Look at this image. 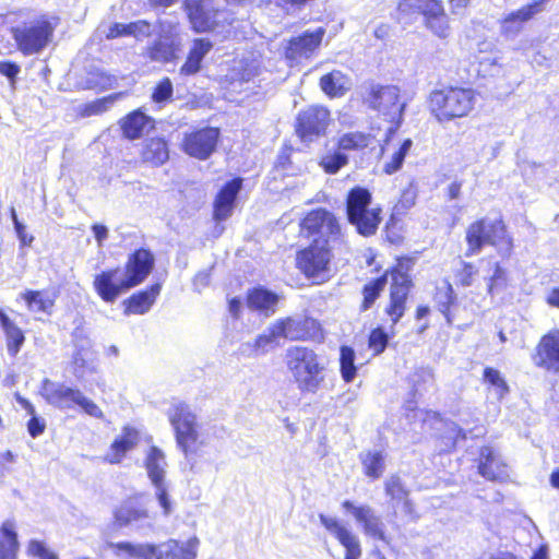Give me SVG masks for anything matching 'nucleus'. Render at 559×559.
Here are the masks:
<instances>
[{
  "mask_svg": "<svg viewBox=\"0 0 559 559\" xmlns=\"http://www.w3.org/2000/svg\"><path fill=\"white\" fill-rule=\"evenodd\" d=\"M341 235V224L329 210L317 207L306 212L298 223V237L308 241L296 251L295 266L299 273L314 284L329 281L334 259L330 243Z\"/></svg>",
  "mask_w": 559,
  "mask_h": 559,
  "instance_id": "1",
  "label": "nucleus"
},
{
  "mask_svg": "<svg viewBox=\"0 0 559 559\" xmlns=\"http://www.w3.org/2000/svg\"><path fill=\"white\" fill-rule=\"evenodd\" d=\"M415 265V258L412 255H399L394 263L383 274L368 282L362 288V301L360 310L366 311L379 298L388 277H390L389 299L384 307V313L395 326L404 317L407 310V302L415 283L412 271Z\"/></svg>",
  "mask_w": 559,
  "mask_h": 559,
  "instance_id": "2",
  "label": "nucleus"
},
{
  "mask_svg": "<svg viewBox=\"0 0 559 559\" xmlns=\"http://www.w3.org/2000/svg\"><path fill=\"white\" fill-rule=\"evenodd\" d=\"M466 245L464 255H478L486 247H492L501 258H510L515 249V242L508 222L502 214L495 217L480 216L472 221L464 233Z\"/></svg>",
  "mask_w": 559,
  "mask_h": 559,
  "instance_id": "3",
  "label": "nucleus"
},
{
  "mask_svg": "<svg viewBox=\"0 0 559 559\" xmlns=\"http://www.w3.org/2000/svg\"><path fill=\"white\" fill-rule=\"evenodd\" d=\"M477 92L472 87L445 85L429 93L428 110L439 123L468 117L475 109Z\"/></svg>",
  "mask_w": 559,
  "mask_h": 559,
  "instance_id": "4",
  "label": "nucleus"
},
{
  "mask_svg": "<svg viewBox=\"0 0 559 559\" xmlns=\"http://www.w3.org/2000/svg\"><path fill=\"white\" fill-rule=\"evenodd\" d=\"M285 365L301 393H316L324 382V365L314 349L295 345L286 349Z\"/></svg>",
  "mask_w": 559,
  "mask_h": 559,
  "instance_id": "5",
  "label": "nucleus"
},
{
  "mask_svg": "<svg viewBox=\"0 0 559 559\" xmlns=\"http://www.w3.org/2000/svg\"><path fill=\"white\" fill-rule=\"evenodd\" d=\"M396 16L404 23H414L421 19L423 25L435 36L445 39L451 26L442 0H399Z\"/></svg>",
  "mask_w": 559,
  "mask_h": 559,
  "instance_id": "6",
  "label": "nucleus"
},
{
  "mask_svg": "<svg viewBox=\"0 0 559 559\" xmlns=\"http://www.w3.org/2000/svg\"><path fill=\"white\" fill-rule=\"evenodd\" d=\"M167 416L177 447L187 460H195L204 447L197 415L187 403L178 402L169 408Z\"/></svg>",
  "mask_w": 559,
  "mask_h": 559,
  "instance_id": "7",
  "label": "nucleus"
},
{
  "mask_svg": "<svg viewBox=\"0 0 559 559\" xmlns=\"http://www.w3.org/2000/svg\"><path fill=\"white\" fill-rule=\"evenodd\" d=\"M359 97L368 108L383 116H391L393 127L389 129L388 136L402 124L406 104L402 100L401 88L397 85L370 82L362 86Z\"/></svg>",
  "mask_w": 559,
  "mask_h": 559,
  "instance_id": "8",
  "label": "nucleus"
},
{
  "mask_svg": "<svg viewBox=\"0 0 559 559\" xmlns=\"http://www.w3.org/2000/svg\"><path fill=\"white\" fill-rule=\"evenodd\" d=\"M58 19L39 14L11 27L10 33L17 50L24 56L43 51L52 40Z\"/></svg>",
  "mask_w": 559,
  "mask_h": 559,
  "instance_id": "9",
  "label": "nucleus"
},
{
  "mask_svg": "<svg viewBox=\"0 0 559 559\" xmlns=\"http://www.w3.org/2000/svg\"><path fill=\"white\" fill-rule=\"evenodd\" d=\"M372 192L365 187H352V226L365 238L377 234L382 222L383 210L380 204L372 206Z\"/></svg>",
  "mask_w": 559,
  "mask_h": 559,
  "instance_id": "10",
  "label": "nucleus"
},
{
  "mask_svg": "<svg viewBox=\"0 0 559 559\" xmlns=\"http://www.w3.org/2000/svg\"><path fill=\"white\" fill-rule=\"evenodd\" d=\"M43 397L45 401L58 408L69 409L73 406H80L82 411L94 417L102 419L103 411L96 403L87 399L79 389L67 386L62 383H53L46 379L41 384Z\"/></svg>",
  "mask_w": 559,
  "mask_h": 559,
  "instance_id": "11",
  "label": "nucleus"
},
{
  "mask_svg": "<svg viewBox=\"0 0 559 559\" xmlns=\"http://www.w3.org/2000/svg\"><path fill=\"white\" fill-rule=\"evenodd\" d=\"M183 11L195 33H210L226 20L222 0H183Z\"/></svg>",
  "mask_w": 559,
  "mask_h": 559,
  "instance_id": "12",
  "label": "nucleus"
},
{
  "mask_svg": "<svg viewBox=\"0 0 559 559\" xmlns=\"http://www.w3.org/2000/svg\"><path fill=\"white\" fill-rule=\"evenodd\" d=\"M277 332L283 338L292 342H311L320 344L324 341V330L313 317L308 314L288 316L277 320Z\"/></svg>",
  "mask_w": 559,
  "mask_h": 559,
  "instance_id": "13",
  "label": "nucleus"
},
{
  "mask_svg": "<svg viewBox=\"0 0 559 559\" xmlns=\"http://www.w3.org/2000/svg\"><path fill=\"white\" fill-rule=\"evenodd\" d=\"M219 138L221 130L217 127L193 128L183 133L180 150L189 157L205 160L216 151Z\"/></svg>",
  "mask_w": 559,
  "mask_h": 559,
  "instance_id": "14",
  "label": "nucleus"
},
{
  "mask_svg": "<svg viewBox=\"0 0 559 559\" xmlns=\"http://www.w3.org/2000/svg\"><path fill=\"white\" fill-rule=\"evenodd\" d=\"M331 121L329 109L322 105H310L298 111L294 130L301 142H312L325 134Z\"/></svg>",
  "mask_w": 559,
  "mask_h": 559,
  "instance_id": "15",
  "label": "nucleus"
},
{
  "mask_svg": "<svg viewBox=\"0 0 559 559\" xmlns=\"http://www.w3.org/2000/svg\"><path fill=\"white\" fill-rule=\"evenodd\" d=\"M93 288L107 304H114L122 294L133 288L120 266L102 270L94 275Z\"/></svg>",
  "mask_w": 559,
  "mask_h": 559,
  "instance_id": "16",
  "label": "nucleus"
},
{
  "mask_svg": "<svg viewBox=\"0 0 559 559\" xmlns=\"http://www.w3.org/2000/svg\"><path fill=\"white\" fill-rule=\"evenodd\" d=\"M155 267V255L147 247H139L131 251L123 265V274L132 287L145 282Z\"/></svg>",
  "mask_w": 559,
  "mask_h": 559,
  "instance_id": "17",
  "label": "nucleus"
},
{
  "mask_svg": "<svg viewBox=\"0 0 559 559\" xmlns=\"http://www.w3.org/2000/svg\"><path fill=\"white\" fill-rule=\"evenodd\" d=\"M121 136L128 141H136L156 129V120L139 107L118 120Z\"/></svg>",
  "mask_w": 559,
  "mask_h": 559,
  "instance_id": "18",
  "label": "nucleus"
},
{
  "mask_svg": "<svg viewBox=\"0 0 559 559\" xmlns=\"http://www.w3.org/2000/svg\"><path fill=\"white\" fill-rule=\"evenodd\" d=\"M324 35L325 29L318 27L289 38L284 50L285 58L292 61L311 58L321 46Z\"/></svg>",
  "mask_w": 559,
  "mask_h": 559,
  "instance_id": "19",
  "label": "nucleus"
},
{
  "mask_svg": "<svg viewBox=\"0 0 559 559\" xmlns=\"http://www.w3.org/2000/svg\"><path fill=\"white\" fill-rule=\"evenodd\" d=\"M242 183V178L234 177L219 188L212 204V217L215 222L221 223L231 216Z\"/></svg>",
  "mask_w": 559,
  "mask_h": 559,
  "instance_id": "20",
  "label": "nucleus"
},
{
  "mask_svg": "<svg viewBox=\"0 0 559 559\" xmlns=\"http://www.w3.org/2000/svg\"><path fill=\"white\" fill-rule=\"evenodd\" d=\"M532 360L538 368L559 373V330L550 331L539 338Z\"/></svg>",
  "mask_w": 559,
  "mask_h": 559,
  "instance_id": "21",
  "label": "nucleus"
},
{
  "mask_svg": "<svg viewBox=\"0 0 559 559\" xmlns=\"http://www.w3.org/2000/svg\"><path fill=\"white\" fill-rule=\"evenodd\" d=\"M438 426L432 438L441 452L450 453L456 449L460 441L466 439V432L455 421L442 418L439 414L433 416Z\"/></svg>",
  "mask_w": 559,
  "mask_h": 559,
  "instance_id": "22",
  "label": "nucleus"
},
{
  "mask_svg": "<svg viewBox=\"0 0 559 559\" xmlns=\"http://www.w3.org/2000/svg\"><path fill=\"white\" fill-rule=\"evenodd\" d=\"M146 518H148V511L143 501V496H131L115 509L112 513V526L122 528Z\"/></svg>",
  "mask_w": 559,
  "mask_h": 559,
  "instance_id": "23",
  "label": "nucleus"
},
{
  "mask_svg": "<svg viewBox=\"0 0 559 559\" xmlns=\"http://www.w3.org/2000/svg\"><path fill=\"white\" fill-rule=\"evenodd\" d=\"M140 441L139 430L132 426H123L121 433L110 443L108 452L103 457L105 463L120 464L128 452L133 450Z\"/></svg>",
  "mask_w": 559,
  "mask_h": 559,
  "instance_id": "24",
  "label": "nucleus"
},
{
  "mask_svg": "<svg viewBox=\"0 0 559 559\" xmlns=\"http://www.w3.org/2000/svg\"><path fill=\"white\" fill-rule=\"evenodd\" d=\"M170 158L169 142L162 135L145 139L141 144L140 159L151 167H160Z\"/></svg>",
  "mask_w": 559,
  "mask_h": 559,
  "instance_id": "25",
  "label": "nucleus"
},
{
  "mask_svg": "<svg viewBox=\"0 0 559 559\" xmlns=\"http://www.w3.org/2000/svg\"><path fill=\"white\" fill-rule=\"evenodd\" d=\"M162 290L160 283H154L138 290L123 300V313L144 314L150 311Z\"/></svg>",
  "mask_w": 559,
  "mask_h": 559,
  "instance_id": "26",
  "label": "nucleus"
},
{
  "mask_svg": "<svg viewBox=\"0 0 559 559\" xmlns=\"http://www.w3.org/2000/svg\"><path fill=\"white\" fill-rule=\"evenodd\" d=\"M384 492L392 503H402L406 515L412 520L419 518L415 503L409 498V490L397 474L391 475L383 484Z\"/></svg>",
  "mask_w": 559,
  "mask_h": 559,
  "instance_id": "27",
  "label": "nucleus"
},
{
  "mask_svg": "<svg viewBox=\"0 0 559 559\" xmlns=\"http://www.w3.org/2000/svg\"><path fill=\"white\" fill-rule=\"evenodd\" d=\"M20 297L31 312L50 314L58 298V292L55 288L25 289Z\"/></svg>",
  "mask_w": 559,
  "mask_h": 559,
  "instance_id": "28",
  "label": "nucleus"
},
{
  "mask_svg": "<svg viewBox=\"0 0 559 559\" xmlns=\"http://www.w3.org/2000/svg\"><path fill=\"white\" fill-rule=\"evenodd\" d=\"M352 513L364 533L376 540H385L384 524L369 506L353 507Z\"/></svg>",
  "mask_w": 559,
  "mask_h": 559,
  "instance_id": "29",
  "label": "nucleus"
},
{
  "mask_svg": "<svg viewBox=\"0 0 559 559\" xmlns=\"http://www.w3.org/2000/svg\"><path fill=\"white\" fill-rule=\"evenodd\" d=\"M278 300L280 296L276 293L260 285L248 289L246 294L247 307L265 316L275 312Z\"/></svg>",
  "mask_w": 559,
  "mask_h": 559,
  "instance_id": "30",
  "label": "nucleus"
},
{
  "mask_svg": "<svg viewBox=\"0 0 559 559\" xmlns=\"http://www.w3.org/2000/svg\"><path fill=\"white\" fill-rule=\"evenodd\" d=\"M507 465L496 459V454L490 447H481L479 450L477 469L487 480H502L508 475Z\"/></svg>",
  "mask_w": 559,
  "mask_h": 559,
  "instance_id": "31",
  "label": "nucleus"
},
{
  "mask_svg": "<svg viewBox=\"0 0 559 559\" xmlns=\"http://www.w3.org/2000/svg\"><path fill=\"white\" fill-rule=\"evenodd\" d=\"M213 44L206 38H195L187 55V58L180 67V74L190 76L201 70L204 57L211 51Z\"/></svg>",
  "mask_w": 559,
  "mask_h": 559,
  "instance_id": "32",
  "label": "nucleus"
},
{
  "mask_svg": "<svg viewBox=\"0 0 559 559\" xmlns=\"http://www.w3.org/2000/svg\"><path fill=\"white\" fill-rule=\"evenodd\" d=\"M197 539H190L186 543L177 539H168L163 544V551L156 546V555L152 559H195Z\"/></svg>",
  "mask_w": 559,
  "mask_h": 559,
  "instance_id": "33",
  "label": "nucleus"
},
{
  "mask_svg": "<svg viewBox=\"0 0 559 559\" xmlns=\"http://www.w3.org/2000/svg\"><path fill=\"white\" fill-rule=\"evenodd\" d=\"M0 326L5 335L8 354L15 357L25 342L24 332L2 308H0Z\"/></svg>",
  "mask_w": 559,
  "mask_h": 559,
  "instance_id": "34",
  "label": "nucleus"
},
{
  "mask_svg": "<svg viewBox=\"0 0 559 559\" xmlns=\"http://www.w3.org/2000/svg\"><path fill=\"white\" fill-rule=\"evenodd\" d=\"M20 542L16 525L12 520L0 524V559H17Z\"/></svg>",
  "mask_w": 559,
  "mask_h": 559,
  "instance_id": "35",
  "label": "nucleus"
},
{
  "mask_svg": "<svg viewBox=\"0 0 559 559\" xmlns=\"http://www.w3.org/2000/svg\"><path fill=\"white\" fill-rule=\"evenodd\" d=\"M349 150V135L344 134L337 142L336 150L321 156L319 165L326 174H335L347 164L345 151Z\"/></svg>",
  "mask_w": 559,
  "mask_h": 559,
  "instance_id": "36",
  "label": "nucleus"
},
{
  "mask_svg": "<svg viewBox=\"0 0 559 559\" xmlns=\"http://www.w3.org/2000/svg\"><path fill=\"white\" fill-rule=\"evenodd\" d=\"M151 35V23L146 20H138L128 24L114 23L109 26L106 38L115 39L126 36H150Z\"/></svg>",
  "mask_w": 559,
  "mask_h": 559,
  "instance_id": "37",
  "label": "nucleus"
},
{
  "mask_svg": "<svg viewBox=\"0 0 559 559\" xmlns=\"http://www.w3.org/2000/svg\"><path fill=\"white\" fill-rule=\"evenodd\" d=\"M436 308L443 314L445 321L452 323V308L457 304V297L450 282L445 281L442 287H437L433 294Z\"/></svg>",
  "mask_w": 559,
  "mask_h": 559,
  "instance_id": "38",
  "label": "nucleus"
},
{
  "mask_svg": "<svg viewBox=\"0 0 559 559\" xmlns=\"http://www.w3.org/2000/svg\"><path fill=\"white\" fill-rule=\"evenodd\" d=\"M347 76L340 70H332L320 78L319 85L330 98L345 95Z\"/></svg>",
  "mask_w": 559,
  "mask_h": 559,
  "instance_id": "39",
  "label": "nucleus"
},
{
  "mask_svg": "<svg viewBox=\"0 0 559 559\" xmlns=\"http://www.w3.org/2000/svg\"><path fill=\"white\" fill-rule=\"evenodd\" d=\"M108 547L120 556L122 554L139 559H152L156 555V545L154 544H139L134 545L129 542L109 543Z\"/></svg>",
  "mask_w": 559,
  "mask_h": 559,
  "instance_id": "40",
  "label": "nucleus"
},
{
  "mask_svg": "<svg viewBox=\"0 0 559 559\" xmlns=\"http://www.w3.org/2000/svg\"><path fill=\"white\" fill-rule=\"evenodd\" d=\"M364 474L371 478H380L385 469V454L382 451L368 450L360 455Z\"/></svg>",
  "mask_w": 559,
  "mask_h": 559,
  "instance_id": "41",
  "label": "nucleus"
},
{
  "mask_svg": "<svg viewBox=\"0 0 559 559\" xmlns=\"http://www.w3.org/2000/svg\"><path fill=\"white\" fill-rule=\"evenodd\" d=\"M164 461L165 455L159 448L153 445L148 449L145 467L147 469L148 477L155 487H160L164 483Z\"/></svg>",
  "mask_w": 559,
  "mask_h": 559,
  "instance_id": "42",
  "label": "nucleus"
},
{
  "mask_svg": "<svg viewBox=\"0 0 559 559\" xmlns=\"http://www.w3.org/2000/svg\"><path fill=\"white\" fill-rule=\"evenodd\" d=\"M405 219L389 215L383 226V237L393 246H401L405 240Z\"/></svg>",
  "mask_w": 559,
  "mask_h": 559,
  "instance_id": "43",
  "label": "nucleus"
},
{
  "mask_svg": "<svg viewBox=\"0 0 559 559\" xmlns=\"http://www.w3.org/2000/svg\"><path fill=\"white\" fill-rule=\"evenodd\" d=\"M416 201V189L413 187L404 188L396 201L393 203L389 215L405 219L409 211L415 206Z\"/></svg>",
  "mask_w": 559,
  "mask_h": 559,
  "instance_id": "44",
  "label": "nucleus"
},
{
  "mask_svg": "<svg viewBox=\"0 0 559 559\" xmlns=\"http://www.w3.org/2000/svg\"><path fill=\"white\" fill-rule=\"evenodd\" d=\"M394 326H391L393 330ZM394 335V332H388L382 326L378 325L370 330L367 338V347L371 352L372 356H379L382 354L390 342V338Z\"/></svg>",
  "mask_w": 559,
  "mask_h": 559,
  "instance_id": "45",
  "label": "nucleus"
},
{
  "mask_svg": "<svg viewBox=\"0 0 559 559\" xmlns=\"http://www.w3.org/2000/svg\"><path fill=\"white\" fill-rule=\"evenodd\" d=\"M479 275L477 265L472 261L460 260V266L454 271L455 283L460 287L472 286Z\"/></svg>",
  "mask_w": 559,
  "mask_h": 559,
  "instance_id": "46",
  "label": "nucleus"
},
{
  "mask_svg": "<svg viewBox=\"0 0 559 559\" xmlns=\"http://www.w3.org/2000/svg\"><path fill=\"white\" fill-rule=\"evenodd\" d=\"M174 99V85L168 76L162 78L152 90L151 100L157 105H165Z\"/></svg>",
  "mask_w": 559,
  "mask_h": 559,
  "instance_id": "47",
  "label": "nucleus"
},
{
  "mask_svg": "<svg viewBox=\"0 0 559 559\" xmlns=\"http://www.w3.org/2000/svg\"><path fill=\"white\" fill-rule=\"evenodd\" d=\"M413 145L412 139H405L400 147L393 153L390 160L383 166L382 171L386 175H393L399 171L404 163V159Z\"/></svg>",
  "mask_w": 559,
  "mask_h": 559,
  "instance_id": "48",
  "label": "nucleus"
},
{
  "mask_svg": "<svg viewBox=\"0 0 559 559\" xmlns=\"http://www.w3.org/2000/svg\"><path fill=\"white\" fill-rule=\"evenodd\" d=\"M117 84V78L100 69H94L87 74V85L91 88L105 91Z\"/></svg>",
  "mask_w": 559,
  "mask_h": 559,
  "instance_id": "49",
  "label": "nucleus"
},
{
  "mask_svg": "<svg viewBox=\"0 0 559 559\" xmlns=\"http://www.w3.org/2000/svg\"><path fill=\"white\" fill-rule=\"evenodd\" d=\"M320 520L325 528L331 532L345 546L344 559H349V533L340 525V523L329 516L320 515Z\"/></svg>",
  "mask_w": 559,
  "mask_h": 559,
  "instance_id": "50",
  "label": "nucleus"
},
{
  "mask_svg": "<svg viewBox=\"0 0 559 559\" xmlns=\"http://www.w3.org/2000/svg\"><path fill=\"white\" fill-rule=\"evenodd\" d=\"M277 332V320L269 328L267 333H263L258 335L252 344V348L254 352L264 353L266 348L277 342L278 338H283L282 335H278Z\"/></svg>",
  "mask_w": 559,
  "mask_h": 559,
  "instance_id": "51",
  "label": "nucleus"
},
{
  "mask_svg": "<svg viewBox=\"0 0 559 559\" xmlns=\"http://www.w3.org/2000/svg\"><path fill=\"white\" fill-rule=\"evenodd\" d=\"M146 57L151 61L168 62L171 60L173 51L169 45L160 40H156L146 48Z\"/></svg>",
  "mask_w": 559,
  "mask_h": 559,
  "instance_id": "52",
  "label": "nucleus"
},
{
  "mask_svg": "<svg viewBox=\"0 0 559 559\" xmlns=\"http://www.w3.org/2000/svg\"><path fill=\"white\" fill-rule=\"evenodd\" d=\"M508 281L507 271L502 267L499 262H495L492 267V274L487 278V293L489 295H493V293L506 286Z\"/></svg>",
  "mask_w": 559,
  "mask_h": 559,
  "instance_id": "53",
  "label": "nucleus"
},
{
  "mask_svg": "<svg viewBox=\"0 0 559 559\" xmlns=\"http://www.w3.org/2000/svg\"><path fill=\"white\" fill-rule=\"evenodd\" d=\"M483 379L489 385L495 386L498 390L500 396H503L509 392V386L506 380L501 377L497 369L492 367H486L483 371Z\"/></svg>",
  "mask_w": 559,
  "mask_h": 559,
  "instance_id": "54",
  "label": "nucleus"
},
{
  "mask_svg": "<svg viewBox=\"0 0 559 559\" xmlns=\"http://www.w3.org/2000/svg\"><path fill=\"white\" fill-rule=\"evenodd\" d=\"M115 97H103L97 98L93 102L84 104L79 109V116L82 118L98 116L107 111L108 109V100L114 99Z\"/></svg>",
  "mask_w": 559,
  "mask_h": 559,
  "instance_id": "55",
  "label": "nucleus"
},
{
  "mask_svg": "<svg viewBox=\"0 0 559 559\" xmlns=\"http://www.w3.org/2000/svg\"><path fill=\"white\" fill-rule=\"evenodd\" d=\"M294 152L295 148L289 142L283 143L276 156L274 168L287 174V170H289L293 166L292 156Z\"/></svg>",
  "mask_w": 559,
  "mask_h": 559,
  "instance_id": "56",
  "label": "nucleus"
},
{
  "mask_svg": "<svg viewBox=\"0 0 559 559\" xmlns=\"http://www.w3.org/2000/svg\"><path fill=\"white\" fill-rule=\"evenodd\" d=\"M26 552L29 557L38 559H59L57 554L46 547V545L38 539H31L27 543Z\"/></svg>",
  "mask_w": 559,
  "mask_h": 559,
  "instance_id": "57",
  "label": "nucleus"
},
{
  "mask_svg": "<svg viewBox=\"0 0 559 559\" xmlns=\"http://www.w3.org/2000/svg\"><path fill=\"white\" fill-rule=\"evenodd\" d=\"M10 217L13 222L16 236L20 240L21 247H29L34 241V237L26 231V226L20 222L17 213L13 206L9 209Z\"/></svg>",
  "mask_w": 559,
  "mask_h": 559,
  "instance_id": "58",
  "label": "nucleus"
},
{
  "mask_svg": "<svg viewBox=\"0 0 559 559\" xmlns=\"http://www.w3.org/2000/svg\"><path fill=\"white\" fill-rule=\"evenodd\" d=\"M377 144L376 135L369 132H355L352 133V150H373Z\"/></svg>",
  "mask_w": 559,
  "mask_h": 559,
  "instance_id": "59",
  "label": "nucleus"
},
{
  "mask_svg": "<svg viewBox=\"0 0 559 559\" xmlns=\"http://www.w3.org/2000/svg\"><path fill=\"white\" fill-rule=\"evenodd\" d=\"M87 354V349L84 347H80L74 352L71 361L74 373L83 372L86 369L94 371V368L90 366L91 359Z\"/></svg>",
  "mask_w": 559,
  "mask_h": 559,
  "instance_id": "60",
  "label": "nucleus"
},
{
  "mask_svg": "<svg viewBox=\"0 0 559 559\" xmlns=\"http://www.w3.org/2000/svg\"><path fill=\"white\" fill-rule=\"evenodd\" d=\"M27 432L32 438H37L41 436L47 427L46 420L43 417H39L37 415H33L27 423Z\"/></svg>",
  "mask_w": 559,
  "mask_h": 559,
  "instance_id": "61",
  "label": "nucleus"
},
{
  "mask_svg": "<svg viewBox=\"0 0 559 559\" xmlns=\"http://www.w3.org/2000/svg\"><path fill=\"white\" fill-rule=\"evenodd\" d=\"M21 68L14 61H0V74L8 78L12 84L15 83Z\"/></svg>",
  "mask_w": 559,
  "mask_h": 559,
  "instance_id": "62",
  "label": "nucleus"
},
{
  "mask_svg": "<svg viewBox=\"0 0 559 559\" xmlns=\"http://www.w3.org/2000/svg\"><path fill=\"white\" fill-rule=\"evenodd\" d=\"M341 372L346 382H349V346L343 345L341 347Z\"/></svg>",
  "mask_w": 559,
  "mask_h": 559,
  "instance_id": "63",
  "label": "nucleus"
},
{
  "mask_svg": "<svg viewBox=\"0 0 559 559\" xmlns=\"http://www.w3.org/2000/svg\"><path fill=\"white\" fill-rule=\"evenodd\" d=\"M92 231L94 234V237L97 241V245L100 247L103 246V242L107 239L108 237V228L103 225V224H98V223H95L92 225Z\"/></svg>",
  "mask_w": 559,
  "mask_h": 559,
  "instance_id": "64",
  "label": "nucleus"
}]
</instances>
